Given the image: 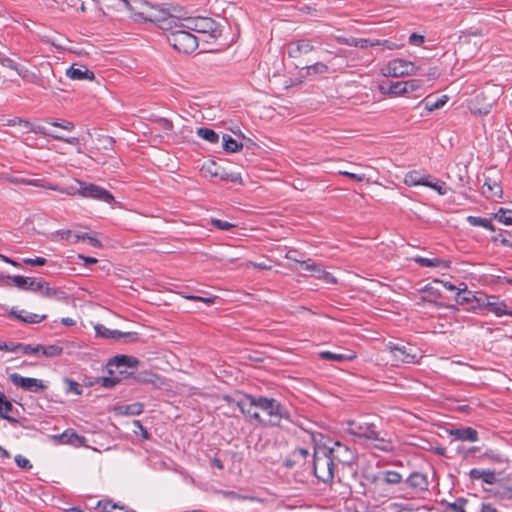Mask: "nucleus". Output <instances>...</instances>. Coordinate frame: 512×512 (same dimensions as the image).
Wrapping results in <instances>:
<instances>
[{
    "label": "nucleus",
    "mask_w": 512,
    "mask_h": 512,
    "mask_svg": "<svg viewBox=\"0 0 512 512\" xmlns=\"http://www.w3.org/2000/svg\"><path fill=\"white\" fill-rule=\"evenodd\" d=\"M434 178L430 179L427 186L426 187H429L435 191H437V193L439 195H446L447 194V191H448V188L446 186V183L444 181H441V180H435L433 181Z\"/></svg>",
    "instance_id": "nucleus-44"
},
{
    "label": "nucleus",
    "mask_w": 512,
    "mask_h": 512,
    "mask_svg": "<svg viewBox=\"0 0 512 512\" xmlns=\"http://www.w3.org/2000/svg\"><path fill=\"white\" fill-rule=\"evenodd\" d=\"M41 295L43 297L49 298V299H56V300H66L67 294L65 291H63L60 288H55L49 286L47 282H45L44 288L41 290Z\"/></svg>",
    "instance_id": "nucleus-22"
},
{
    "label": "nucleus",
    "mask_w": 512,
    "mask_h": 512,
    "mask_svg": "<svg viewBox=\"0 0 512 512\" xmlns=\"http://www.w3.org/2000/svg\"><path fill=\"white\" fill-rule=\"evenodd\" d=\"M76 183L78 185V195L84 198H91L108 204L115 201L114 196L103 187L81 180H76Z\"/></svg>",
    "instance_id": "nucleus-6"
},
{
    "label": "nucleus",
    "mask_w": 512,
    "mask_h": 512,
    "mask_svg": "<svg viewBox=\"0 0 512 512\" xmlns=\"http://www.w3.org/2000/svg\"><path fill=\"white\" fill-rule=\"evenodd\" d=\"M418 69L412 62L403 59H393L386 66L384 75L391 77L415 75Z\"/></svg>",
    "instance_id": "nucleus-8"
},
{
    "label": "nucleus",
    "mask_w": 512,
    "mask_h": 512,
    "mask_svg": "<svg viewBox=\"0 0 512 512\" xmlns=\"http://www.w3.org/2000/svg\"><path fill=\"white\" fill-rule=\"evenodd\" d=\"M349 425L350 434L359 438L377 441L378 443L375 447L381 451L388 452L392 450L391 442L386 441L384 437L380 435L375 424L350 422Z\"/></svg>",
    "instance_id": "nucleus-5"
},
{
    "label": "nucleus",
    "mask_w": 512,
    "mask_h": 512,
    "mask_svg": "<svg viewBox=\"0 0 512 512\" xmlns=\"http://www.w3.org/2000/svg\"><path fill=\"white\" fill-rule=\"evenodd\" d=\"M304 69L306 70L307 76L324 74L328 72V66L322 62H316L312 65L306 66Z\"/></svg>",
    "instance_id": "nucleus-40"
},
{
    "label": "nucleus",
    "mask_w": 512,
    "mask_h": 512,
    "mask_svg": "<svg viewBox=\"0 0 512 512\" xmlns=\"http://www.w3.org/2000/svg\"><path fill=\"white\" fill-rule=\"evenodd\" d=\"M211 223L214 227H216L220 230H224V231H228L235 226L234 224H232L230 222L220 220V219H212Z\"/></svg>",
    "instance_id": "nucleus-56"
},
{
    "label": "nucleus",
    "mask_w": 512,
    "mask_h": 512,
    "mask_svg": "<svg viewBox=\"0 0 512 512\" xmlns=\"http://www.w3.org/2000/svg\"><path fill=\"white\" fill-rule=\"evenodd\" d=\"M336 41L339 44H344V45H348V46H352V47H357V44H358V38H354V37L346 38V37L338 36V37H336Z\"/></svg>",
    "instance_id": "nucleus-62"
},
{
    "label": "nucleus",
    "mask_w": 512,
    "mask_h": 512,
    "mask_svg": "<svg viewBox=\"0 0 512 512\" xmlns=\"http://www.w3.org/2000/svg\"><path fill=\"white\" fill-rule=\"evenodd\" d=\"M468 503V500L459 497L456 499L453 503H447L446 505V512H466L465 506Z\"/></svg>",
    "instance_id": "nucleus-39"
},
{
    "label": "nucleus",
    "mask_w": 512,
    "mask_h": 512,
    "mask_svg": "<svg viewBox=\"0 0 512 512\" xmlns=\"http://www.w3.org/2000/svg\"><path fill=\"white\" fill-rule=\"evenodd\" d=\"M9 315L28 324L40 323L47 318L45 314L39 315L31 312H25L24 310L19 311L14 308L11 309Z\"/></svg>",
    "instance_id": "nucleus-19"
},
{
    "label": "nucleus",
    "mask_w": 512,
    "mask_h": 512,
    "mask_svg": "<svg viewBox=\"0 0 512 512\" xmlns=\"http://www.w3.org/2000/svg\"><path fill=\"white\" fill-rule=\"evenodd\" d=\"M425 41V38L423 35H420V34H417V33H412L410 36H409V43L412 44V45H421L423 44Z\"/></svg>",
    "instance_id": "nucleus-63"
},
{
    "label": "nucleus",
    "mask_w": 512,
    "mask_h": 512,
    "mask_svg": "<svg viewBox=\"0 0 512 512\" xmlns=\"http://www.w3.org/2000/svg\"><path fill=\"white\" fill-rule=\"evenodd\" d=\"M15 463L17 464L18 467L22 469L29 470L32 468V464L30 463V461L27 458L23 457L22 455H17L15 457Z\"/></svg>",
    "instance_id": "nucleus-60"
},
{
    "label": "nucleus",
    "mask_w": 512,
    "mask_h": 512,
    "mask_svg": "<svg viewBox=\"0 0 512 512\" xmlns=\"http://www.w3.org/2000/svg\"><path fill=\"white\" fill-rule=\"evenodd\" d=\"M461 287H458V292L456 293V302L458 304H465L470 303L473 300H476V296L472 293V291H469L467 288V285L465 283L460 284Z\"/></svg>",
    "instance_id": "nucleus-24"
},
{
    "label": "nucleus",
    "mask_w": 512,
    "mask_h": 512,
    "mask_svg": "<svg viewBox=\"0 0 512 512\" xmlns=\"http://www.w3.org/2000/svg\"><path fill=\"white\" fill-rule=\"evenodd\" d=\"M414 261L419 264L420 266L422 267H440V266H443L445 268H447L449 266V263L448 261H445V260H442V259H439V258H425V257H421V256H418L416 258H414Z\"/></svg>",
    "instance_id": "nucleus-27"
},
{
    "label": "nucleus",
    "mask_w": 512,
    "mask_h": 512,
    "mask_svg": "<svg viewBox=\"0 0 512 512\" xmlns=\"http://www.w3.org/2000/svg\"><path fill=\"white\" fill-rule=\"evenodd\" d=\"M500 241V244L512 249V237H501V235L494 237L493 241Z\"/></svg>",
    "instance_id": "nucleus-64"
},
{
    "label": "nucleus",
    "mask_w": 512,
    "mask_h": 512,
    "mask_svg": "<svg viewBox=\"0 0 512 512\" xmlns=\"http://www.w3.org/2000/svg\"><path fill=\"white\" fill-rule=\"evenodd\" d=\"M449 435L455 440L476 442L479 439V434L476 429L472 427H461L449 430Z\"/></svg>",
    "instance_id": "nucleus-15"
},
{
    "label": "nucleus",
    "mask_w": 512,
    "mask_h": 512,
    "mask_svg": "<svg viewBox=\"0 0 512 512\" xmlns=\"http://www.w3.org/2000/svg\"><path fill=\"white\" fill-rule=\"evenodd\" d=\"M295 263L299 265L300 269L311 273L317 265V263L313 262L311 259H308L307 261L295 260Z\"/></svg>",
    "instance_id": "nucleus-57"
},
{
    "label": "nucleus",
    "mask_w": 512,
    "mask_h": 512,
    "mask_svg": "<svg viewBox=\"0 0 512 512\" xmlns=\"http://www.w3.org/2000/svg\"><path fill=\"white\" fill-rule=\"evenodd\" d=\"M334 458L327 448H320L313 456L314 475L322 482H331L334 478Z\"/></svg>",
    "instance_id": "nucleus-4"
},
{
    "label": "nucleus",
    "mask_w": 512,
    "mask_h": 512,
    "mask_svg": "<svg viewBox=\"0 0 512 512\" xmlns=\"http://www.w3.org/2000/svg\"><path fill=\"white\" fill-rule=\"evenodd\" d=\"M502 193V188L497 182L485 181L482 186V194L487 198H493L495 196H500Z\"/></svg>",
    "instance_id": "nucleus-29"
},
{
    "label": "nucleus",
    "mask_w": 512,
    "mask_h": 512,
    "mask_svg": "<svg viewBox=\"0 0 512 512\" xmlns=\"http://www.w3.org/2000/svg\"><path fill=\"white\" fill-rule=\"evenodd\" d=\"M96 335L105 339H115L118 340L122 338V332L119 330H111L106 328L102 324H98L95 326Z\"/></svg>",
    "instance_id": "nucleus-28"
},
{
    "label": "nucleus",
    "mask_w": 512,
    "mask_h": 512,
    "mask_svg": "<svg viewBox=\"0 0 512 512\" xmlns=\"http://www.w3.org/2000/svg\"><path fill=\"white\" fill-rule=\"evenodd\" d=\"M38 347H39V353H41L43 356H46V357H56V356H60L63 353V348L58 345L44 346V345L38 344Z\"/></svg>",
    "instance_id": "nucleus-33"
},
{
    "label": "nucleus",
    "mask_w": 512,
    "mask_h": 512,
    "mask_svg": "<svg viewBox=\"0 0 512 512\" xmlns=\"http://www.w3.org/2000/svg\"><path fill=\"white\" fill-rule=\"evenodd\" d=\"M166 30L169 31L167 35L168 42L178 52L190 54L197 49L199 37L194 35L189 29L177 27Z\"/></svg>",
    "instance_id": "nucleus-3"
},
{
    "label": "nucleus",
    "mask_w": 512,
    "mask_h": 512,
    "mask_svg": "<svg viewBox=\"0 0 512 512\" xmlns=\"http://www.w3.org/2000/svg\"><path fill=\"white\" fill-rule=\"evenodd\" d=\"M20 351L24 355H32L39 353L38 345L32 346L30 344L16 343V352Z\"/></svg>",
    "instance_id": "nucleus-47"
},
{
    "label": "nucleus",
    "mask_w": 512,
    "mask_h": 512,
    "mask_svg": "<svg viewBox=\"0 0 512 512\" xmlns=\"http://www.w3.org/2000/svg\"><path fill=\"white\" fill-rule=\"evenodd\" d=\"M23 263L31 266H44L47 260L43 257L24 258Z\"/></svg>",
    "instance_id": "nucleus-58"
},
{
    "label": "nucleus",
    "mask_w": 512,
    "mask_h": 512,
    "mask_svg": "<svg viewBox=\"0 0 512 512\" xmlns=\"http://www.w3.org/2000/svg\"><path fill=\"white\" fill-rule=\"evenodd\" d=\"M202 171L205 173H208L211 177H216V178L219 177V174L221 172L220 168L217 166V164L215 162H211L207 165H204L202 167Z\"/></svg>",
    "instance_id": "nucleus-54"
},
{
    "label": "nucleus",
    "mask_w": 512,
    "mask_h": 512,
    "mask_svg": "<svg viewBox=\"0 0 512 512\" xmlns=\"http://www.w3.org/2000/svg\"><path fill=\"white\" fill-rule=\"evenodd\" d=\"M143 404L135 402L132 404L121 405L115 408V410L122 415H139L143 412Z\"/></svg>",
    "instance_id": "nucleus-26"
},
{
    "label": "nucleus",
    "mask_w": 512,
    "mask_h": 512,
    "mask_svg": "<svg viewBox=\"0 0 512 512\" xmlns=\"http://www.w3.org/2000/svg\"><path fill=\"white\" fill-rule=\"evenodd\" d=\"M386 348L392 353L396 361L402 363H416L418 356L412 352V348L407 345H399L393 342L386 344Z\"/></svg>",
    "instance_id": "nucleus-10"
},
{
    "label": "nucleus",
    "mask_w": 512,
    "mask_h": 512,
    "mask_svg": "<svg viewBox=\"0 0 512 512\" xmlns=\"http://www.w3.org/2000/svg\"><path fill=\"white\" fill-rule=\"evenodd\" d=\"M61 444H70L76 447L82 446L86 442V438L77 434L73 429H66L62 434L54 436Z\"/></svg>",
    "instance_id": "nucleus-18"
},
{
    "label": "nucleus",
    "mask_w": 512,
    "mask_h": 512,
    "mask_svg": "<svg viewBox=\"0 0 512 512\" xmlns=\"http://www.w3.org/2000/svg\"><path fill=\"white\" fill-rule=\"evenodd\" d=\"M404 86L406 94L421 89L423 86V82L420 79H411L408 81H404Z\"/></svg>",
    "instance_id": "nucleus-50"
},
{
    "label": "nucleus",
    "mask_w": 512,
    "mask_h": 512,
    "mask_svg": "<svg viewBox=\"0 0 512 512\" xmlns=\"http://www.w3.org/2000/svg\"><path fill=\"white\" fill-rule=\"evenodd\" d=\"M9 379L14 385L30 392H38L46 388L42 380L30 377H23L18 373L10 374Z\"/></svg>",
    "instance_id": "nucleus-12"
},
{
    "label": "nucleus",
    "mask_w": 512,
    "mask_h": 512,
    "mask_svg": "<svg viewBox=\"0 0 512 512\" xmlns=\"http://www.w3.org/2000/svg\"><path fill=\"white\" fill-rule=\"evenodd\" d=\"M467 222L474 227H483L489 231L494 232L496 230L495 226L491 223L490 219L482 218L478 216H468L466 218Z\"/></svg>",
    "instance_id": "nucleus-30"
},
{
    "label": "nucleus",
    "mask_w": 512,
    "mask_h": 512,
    "mask_svg": "<svg viewBox=\"0 0 512 512\" xmlns=\"http://www.w3.org/2000/svg\"><path fill=\"white\" fill-rule=\"evenodd\" d=\"M183 297L188 300H192V301H200L207 305H212L215 303V297H202V296L192 295V294L184 295Z\"/></svg>",
    "instance_id": "nucleus-55"
},
{
    "label": "nucleus",
    "mask_w": 512,
    "mask_h": 512,
    "mask_svg": "<svg viewBox=\"0 0 512 512\" xmlns=\"http://www.w3.org/2000/svg\"><path fill=\"white\" fill-rule=\"evenodd\" d=\"M138 363L139 360L136 357L128 355H117L108 361L107 366L109 367L110 374L114 372L113 367H115L120 374H123L125 371L121 368L135 367L138 365Z\"/></svg>",
    "instance_id": "nucleus-14"
},
{
    "label": "nucleus",
    "mask_w": 512,
    "mask_h": 512,
    "mask_svg": "<svg viewBox=\"0 0 512 512\" xmlns=\"http://www.w3.org/2000/svg\"><path fill=\"white\" fill-rule=\"evenodd\" d=\"M66 75L72 80H88L93 81L95 79V74L93 71L87 69L85 66H81L79 68L74 67L72 65L67 69Z\"/></svg>",
    "instance_id": "nucleus-20"
},
{
    "label": "nucleus",
    "mask_w": 512,
    "mask_h": 512,
    "mask_svg": "<svg viewBox=\"0 0 512 512\" xmlns=\"http://www.w3.org/2000/svg\"><path fill=\"white\" fill-rule=\"evenodd\" d=\"M430 179H432L431 175L412 170L406 173L404 183L407 186H427Z\"/></svg>",
    "instance_id": "nucleus-17"
},
{
    "label": "nucleus",
    "mask_w": 512,
    "mask_h": 512,
    "mask_svg": "<svg viewBox=\"0 0 512 512\" xmlns=\"http://www.w3.org/2000/svg\"><path fill=\"white\" fill-rule=\"evenodd\" d=\"M405 482L415 492H424L428 490L429 482L425 474L413 472Z\"/></svg>",
    "instance_id": "nucleus-16"
},
{
    "label": "nucleus",
    "mask_w": 512,
    "mask_h": 512,
    "mask_svg": "<svg viewBox=\"0 0 512 512\" xmlns=\"http://www.w3.org/2000/svg\"><path fill=\"white\" fill-rule=\"evenodd\" d=\"M29 277L15 275V276H6V282L4 285L10 286L11 283L19 289L24 290L26 288V284H28Z\"/></svg>",
    "instance_id": "nucleus-37"
},
{
    "label": "nucleus",
    "mask_w": 512,
    "mask_h": 512,
    "mask_svg": "<svg viewBox=\"0 0 512 512\" xmlns=\"http://www.w3.org/2000/svg\"><path fill=\"white\" fill-rule=\"evenodd\" d=\"M378 45H381L380 40L371 41V40L365 39V38H358L357 47H359V48L364 49L367 47H373V46H378Z\"/></svg>",
    "instance_id": "nucleus-59"
},
{
    "label": "nucleus",
    "mask_w": 512,
    "mask_h": 512,
    "mask_svg": "<svg viewBox=\"0 0 512 512\" xmlns=\"http://www.w3.org/2000/svg\"><path fill=\"white\" fill-rule=\"evenodd\" d=\"M0 64L17 72L21 77H26L27 69L20 67L14 60L6 56H0Z\"/></svg>",
    "instance_id": "nucleus-32"
},
{
    "label": "nucleus",
    "mask_w": 512,
    "mask_h": 512,
    "mask_svg": "<svg viewBox=\"0 0 512 512\" xmlns=\"http://www.w3.org/2000/svg\"><path fill=\"white\" fill-rule=\"evenodd\" d=\"M64 382L67 384V389H66V393H72V394H75V395H81L82 394V388H81V385L70 379V378H65L64 379Z\"/></svg>",
    "instance_id": "nucleus-48"
},
{
    "label": "nucleus",
    "mask_w": 512,
    "mask_h": 512,
    "mask_svg": "<svg viewBox=\"0 0 512 512\" xmlns=\"http://www.w3.org/2000/svg\"><path fill=\"white\" fill-rule=\"evenodd\" d=\"M383 482L389 485H396L402 481V475L397 471L387 470L382 473Z\"/></svg>",
    "instance_id": "nucleus-35"
},
{
    "label": "nucleus",
    "mask_w": 512,
    "mask_h": 512,
    "mask_svg": "<svg viewBox=\"0 0 512 512\" xmlns=\"http://www.w3.org/2000/svg\"><path fill=\"white\" fill-rule=\"evenodd\" d=\"M481 479L487 484H493L496 481L495 472L491 470H482Z\"/></svg>",
    "instance_id": "nucleus-61"
},
{
    "label": "nucleus",
    "mask_w": 512,
    "mask_h": 512,
    "mask_svg": "<svg viewBox=\"0 0 512 512\" xmlns=\"http://www.w3.org/2000/svg\"><path fill=\"white\" fill-rule=\"evenodd\" d=\"M26 183L29 186L40 187L49 190L58 189V185L52 184L51 182L45 179H28V182Z\"/></svg>",
    "instance_id": "nucleus-43"
},
{
    "label": "nucleus",
    "mask_w": 512,
    "mask_h": 512,
    "mask_svg": "<svg viewBox=\"0 0 512 512\" xmlns=\"http://www.w3.org/2000/svg\"><path fill=\"white\" fill-rule=\"evenodd\" d=\"M480 306H484L488 311L495 314L497 317L509 315L512 317V310H507V305L504 301H497L495 296H483V299H477Z\"/></svg>",
    "instance_id": "nucleus-11"
},
{
    "label": "nucleus",
    "mask_w": 512,
    "mask_h": 512,
    "mask_svg": "<svg viewBox=\"0 0 512 512\" xmlns=\"http://www.w3.org/2000/svg\"><path fill=\"white\" fill-rule=\"evenodd\" d=\"M13 410L14 407L12 403L9 400H6L2 404H0V418L5 419L11 423H16V418L10 415V413H12Z\"/></svg>",
    "instance_id": "nucleus-34"
},
{
    "label": "nucleus",
    "mask_w": 512,
    "mask_h": 512,
    "mask_svg": "<svg viewBox=\"0 0 512 512\" xmlns=\"http://www.w3.org/2000/svg\"><path fill=\"white\" fill-rule=\"evenodd\" d=\"M197 135L212 144H216L219 141V135L209 128H199L197 130Z\"/></svg>",
    "instance_id": "nucleus-36"
},
{
    "label": "nucleus",
    "mask_w": 512,
    "mask_h": 512,
    "mask_svg": "<svg viewBox=\"0 0 512 512\" xmlns=\"http://www.w3.org/2000/svg\"><path fill=\"white\" fill-rule=\"evenodd\" d=\"M118 5H122L124 8H126L128 11L131 12V15L134 20H144L149 21V19L142 17L139 13L144 12L149 15H154L156 17H162L166 16L167 14L164 12H158L155 13L151 7H149L148 3L142 0H132L131 2L129 0H115Z\"/></svg>",
    "instance_id": "nucleus-7"
},
{
    "label": "nucleus",
    "mask_w": 512,
    "mask_h": 512,
    "mask_svg": "<svg viewBox=\"0 0 512 512\" xmlns=\"http://www.w3.org/2000/svg\"><path fill=\"white\" fill-rule=\"evenodd\" d=\"M155 124L158 126L160 130L165 132H169L173 129V123L171 120L166 118H157L154 120Z\"/></svg>",
    "instance_id": "nucleus-53"
},
{
    "label": "nucleus",
    "mask_w": 512,
    "mask_h": 512,
    "mask_svg": "<svg viewBox=\"0 0 512 512\" xmlns=\"http://www.w3.org/2000/svg\"><path fill=\"white\" fill-rule=\"evenodd\" d=\"M222 139H223V148L226 152H229V153L238 152L243 147L242 143L237 142L235 139H233L228 134H224Z\"/></svg>",
    "instance_id": "nucleus-31"
},
{
    "label": "nucleus",
    "mask_w": 512,
    "mask_h": 512,
    "mask_svg": "<svg viewBox=\"0 0 512 512\" xmlns=\"http://www.w3.org/2000/svg\"><path fill=\"white\" fill-rule=\"evenodd\" d=\"M322 44V37L316 36L313 39H299L297 41L291 42L288 45V55L293 58H297L302 54H308L315 50V45Z\"/></svg>",
    "instance_id": "nucleus-9"
},
{
    "label": "nucleus",
    "mask_w": 512,
    "mask_h": 512,
    "mask_svg": "<svg viewBox=\"0 0 512 512\" xmlns=\"http://www.w3.org/2000/svg\"><path fill=\"white\" fill-rule=\"evenodd\" d=\"M237 406L241 412L264 426H280L283 420L291 421V414L286 406L275 398L247 395Z\"/></svg>",
    "instance_id": "nucleus-1"
},
{
    "label": "nucleus",
    "mask_w": 512,
    "mask_h": 512,
    "mask_svg": "<svg viewBox=\"0 0 512 512\" xmlns=\"http://www.w3.org/2000/svg\"><path fill=\"white\" fill-rule=\"evenodd\" d=\"M30 131H32L34 133L41 134L43 136L51 137L55 140L62 141V142H65V143L71 144V145H76L79 143V139L76 137H63L58 134H52V133L48 132L46 127H44L42 125L33 126L30 128Z\"/></svg>",
    "instance_id": "nucleus-21"
},
{
    "label": "nucleus",
    "mask_w": 512,
    "mask_h": 512,
    "mask_svg": "<svg viewBox=\"0 0 512 512\" xmlns=\"http://www.w3.org/2000/svg\"><path fill=\"white\" fill-rule=\"evenodd\" d=\"M393 96H400L405 94L404 81L391 82L387 91H382Z\"/></svg>",
    "instance_id": "nucleus-42"
},
{
    "label": "nucleus",
    "mask_w": 512,
    "mask_h": 512,
    "mask_svg": "<svg viewBox=\"0 0 512 512\" xmlns=\"http://www.w3.org/2000/svg\"><path fill=\"white\" fill-rule=\"evenodd\" d=\"M448 100L449 98L447 95H442L435 100L428 96L422 101V103L424 104L425 109L431 112L442 108L448 102Z\"/></svg>",
    "instance_id": "nucleus-25"
},
{
    "label": "nucleus",
    "mask_w": 512,
    "mask_h": 512,
    "mask_svg": "<svg viewBox=\"0 0 512 512\" xmlns=\"http://www.w3.org/2000/svg\"><path fill=\"white\" fill-rule=\"evenodd\" d=\"M319 357L321 359L336 361V362H344L353 360L356 355L354 353L344 354V353H333L330 351H322L319 353Z\"/></svg>",
    "instance_id": "nucleus-23"
},
{
    "label": "nucleus",
    "mask_w": 512,
    "mask_h": 512,
    "mask_svg": "<svg viewBox=\"0 0 512 512\" xmlns=\"http://www.w3.org/2000/svg\"><path fill=\"white\" fill-rule=\"evenodd\" d=\"M218 178L222 181H228V182L239 183V184L242 183V178H241L240 173H234V172L228 173V172L222 170L220 172Z\"/></svg>",
    "instance_id": "nucleus-46"
},
{
    "label": "nucleus",
    "mask_w": 512,
    "mask_h": 512,
    "mask_svg": "<svg viewBox=\"0 0 512 512\" xmlns=\"http://www.w3.org/2000/svg\"><path fill=\"white\" fill-rule=\"evenodd\" d=\"M95 383L101 384L104 388L110 389L119 383V379L116 377H98L96 378Z\"/></svg>",
    "instance_id": "nucleus-51"
},
{
    "label": "nucleus",
    "mask_w": 512,
    "mask_h": 512,
    "mask_svg": "<svg viewBox=\"0 0 512 512\" xmlns=\"http://www.w3.org/2000/svg\"><path fill=\"white\" fill-rule=\"evenodd\" d=\"M47 123H49L50 125H52L54 127H59V128H62V129L68 130V131L73 130L74 127H75L73 122L67 121V120H51V119H48Z\"/></svg>",
    "instance_id": "nucleus-52"
},
{
    "label": "nucleus",
    "mask_w": 512,
    "mask_h": 512,
    "mask_svg": "<svg viewBox=\"0 0 512 512\" xmlns=\"http://www.w3.org/2000/svg\"><path fill=\"white\" fill-rule=\"evenodd\" d=\"M139 14L142 17L149 19L153 23H157L161 29H171L177 27L187 28L191 32L198 34L196 36L199 37V41L206 43L214 42L222 34L220 25L209 17H186L179 19L171 14L162 17H156L144 12H140Z\"/></svg>",
    "instance_id": "nucleus-2"
},
{
    "label": "nucleus",
    "mask_w": 512,
    "mask_h": 512,
    "mask_svg": "<svg viewBox=\"0 0 512 512\" xmlns=\"http://www.w3.org/2000/svg\"><path fill=\"white\" fill-rule=\"evenodd\" d=\"M332 457L344 464H350L355 460L353 451L345 444L335 442L331 448L327 449Z\"/></svg>",
    "instance_id": "nucleus-13"
},
{
    "label": "nucleus",
    "mask_w": 512,
    "mask_h": 512,
    "mask_svg": "<svg viewBox=\"0 0 512 512\" xmlns=\"http://www.w3.org/2000/svg\"><path fill=\"white\" fill-rule=\"evenodd\" d=\"M482 457L493 463H503L505 461L504 455L493 449L486 450Z\"/></svg>",
    "instance_id": "nucleus-45"
},
{
    "label": "nucleus",
    "mask_w": 512,
    "mask_h": 512,
    "mask_svg": "<svg viewBox=\"0 0 512 512\" xmlns=\"http://www.w3.org/2000/svg\"><path fill=\"white\" fill-rule=\"evenodd\" d=\"M493 218L505 225H512V210L500 208Z\"/></svg>",
    "instance_id": "nucleus-38"
},
{
    "label": "nucleus",
    "mask_w": 512,
    "mask_h": 512,
    "mask_svg": "<svg viewBox=\"0 0 512 512\" xmlns=\"http://www.w3.org/2000/svg\"><path fill=\"white\" fill-rule=\"evenodd\" d=\"M45 286V281L36 280V278L29 277L28 284L24 290H30L33 292L41 291Z\"/></svg>",
    "instance_id": "nucleus-49"
},
{
    "label": "nucleus",
    "mask_w": 512,
    "mask_h": 512,
    "mask_svg": "<svg viewBox=\"0 0 512 512\" xmlns=\"http://www.w3.org/2000/svg\"><path fill=\"white\" fill-rule=\"evenodd\" d=\"M312 274L315 275L318 279L325 280L326 282H336L335 277L330 272L325 271L321 264L317 263L315 269L312 271Z\"/></svg>",
    "instance_id": "nucleus-41"
}]
</instances>
